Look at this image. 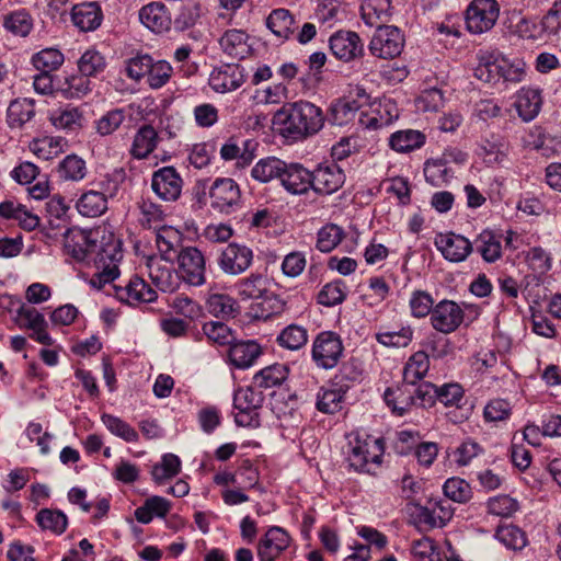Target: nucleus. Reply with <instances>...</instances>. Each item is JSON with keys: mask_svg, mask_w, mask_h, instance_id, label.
Listing matches in <instances>:
<instances>
[{"mask_svg": "<svg viewBox=\"0 0 561 561\" xmlns=\"http://www.w3.org/2000/svg\"><path fill=\"white\" fill-rule=\"evenodd\" d=\"M159 136L151 125H142L135 134L129 153L137 160L148 158L157 148Z\"/></svg>", "mask_w": 561, "mask_h": 561, "instance_id": "obj_26", "label": "nucleus"}, {"mask_svg": "<svg viewBox=\"0 0 561 561\" xmlns=\"http://www.w3.org/2000/svg\"><path fill=\"white\" fill-rule=\"evenodd\" d=\"M425 144V135L419 130L405 129L393 133L389 138L390 147L398 152H410Z\"/></svg>", "mask_w": 561, "mask_h": 561, "instance_id": "obj_40", "label": "nucleus"}, {"mask_svg": "<svg viewBox=\"0 0 561 561\" xmlns=\"http://www.w3.org/2000/svg\"><path fill=\"white\" fill-rule=\"evenodd\" d=\"M181 471V460L174 454H164L161 461L153 465L151 476L156 483L162 484L178 476Z\"/></svg>", "mask_w": 561, "mask_h": 561, "instance_id": "obj_43", "label": "nucleus"}, {"mask_svg": "<svg viewBox=\"0 0 561 561\" xmlns=\"http://www.w3.org/2000/svg\"><path fill=\"white\" fill-rule=\"evenodd\" d=\"M358 110L356 101L336 100L329 108L330 121L340 126L347 124L355 117Z\"/></svg>", "mask_w": 561, "mask_h": 561, "instance_id": "obj_53", "label": "nucleus"}, {"mask_svg": "<svg viewBox=\"0 0 561 561\" xmlns=\"http://www.w3.org/2000/svg\"><path fill=\"white\" fill-rule=\"evenodd\" d=\"M237 291L243 300L264 298L263 304H268L272 300L277 301L275 296H266V282L261 274H251L239 280Z\"/></svg>", "mask_w": 561, "mask_h": 561, "instance_id": "obj_28", "label": "nucleus"}, {"mask_svg": "<svg viewBox=\"0 0 561 561\" xmlns=\"http://www.w3.org/2000/svg\"><path fill=\"white\" fill-rule=\"evenodd\" d=\"M105 67V58L94 49L84 51L78 60V69L83 76L95 77L103 72Z\"/></svg>", "mask_w": 561, "mask_h": 561, "instance_id": "obj_52", "label": "nucleus"}, {"mask_svg": "<svg viewBox=\"0 0 561 561\" xmlns=\"http://www.w3.org/2000/svg\"><path fill=\"white\" fill-rule=\"evenodd\" d=\"M243 82V68L237 64H226L215 68L209 76V85L218 93L233 91Z\"/></svg>", "mask_w": 561, "mask_h": 561, "instance_id": "obj_18", "label": "nucleus"}, {"mask_svg": "<svg viewBox=\"0 0 561 561\" xmlns=\"http://www.w3.org/2000/svg\"><path fill=\"white\" fill-rule=\"evenodd\" d=\"M65 250L78 262H90L98 248V241L92 232L81 229H67L65 233Z\"/></svg>", "mask_w": 561, "mask_h": 561, "instance_id": "obj_14", "label": "nucleus"}, {"mask_svg": "<svg viewBox=\"0 0 561 561\" xmlns=\"http://www.w3.org/2000/svg\"><path fill=\"white\" fill-rule=\"evenodd\" d=\"M261 354L262 348L260 344L253 340H232L229 344V360L239 369H247L251 367Z\"/></svg>", "mask_w": 561, "mask_h": 561, "instance_id": "obj_22", "label": "nucleus"}, {"mask_svg": "<svg viewBox=\"0 0 561 561\" xmlns=\"http://www.w3.org/2000/svg\"><path fill=\"white\" fill-rule=\"evenodd\" d=\"M103 15L96 2H82L71 9V21L82 32L94 31L101 25Z\"/></svg>", "mask_w": 561, "mask_h": 561, "instance_id": "obj_24", "label": "nucleus"}, {"mask_svg": "<svg viewBox=\"0 0 561 561\" xmlns=\"http://www.w3.org/2000/svg\"><path fill=\"white\" fill-rule=\"evenodd\" d=\"M104 426L115 436L127 443H136L139 439L137 431L118 416L104 413L101 416Z\"/></svg>", "mask_w": 561, "mask_h": 561, "instance_id": "obj_46", "label": "nucleus"}, {"mask_svg": "<svg viewBox=\"0 0 561 561\" xmlns=\"http://www.w3.org/2000/svg\"><path fill=\"white\" fill-rule=\"evenodd\" d=\"M32 64L39 71L53 72L64 64V55L56 48H45L33 55Z\"/></svg>", "mask_w": 561, "mask_h": 561, "instance_id": "obj_51", "label": "nucleus"}, {"mask_svg": "<svg viewBox=\"0 0 561 561\" xmlns=\"http://www.w3.org/2000/svg\"><path fill=\"white\" fill-rule=\"evenodd\" d=\"M248 42L249 35L244 31L231 28L220 37L219 45L228 56L243 59L251 49Z\"/></svg>", "mask_w": 561, "mask_h": 561, "instance_id": "obj_27", "label": "nucleus"}, {"mask_svg": "<svg viewBox=\"0 0 561 561\" xmlns=\"http://www.w3.org/2000/svg\"><path fill=\"white\" fill-rule=\"evenodd\" d=\"M139 222L145 228H152L164 218V213L161 207L151 201L142 199L139 203Z\"/></svg>", "mask_w": 561, "mask_h": 561, "instance_id": "obj_63", "label": "nucleus"}, {"mask_svg": "<svg viewBox=\"0 0 561 561\" xmlns=\"http://www.w3.org/2000/svg\"><path fill=\"white\" fill-rule=\"evenodd\" d=\"M266 26L279 38L288 39L295 34L296 23L287 9H275L266 19Z\"/></svg>", "mask_w": 561, "mask_h": 561, "instance_id": "obj_32", "label": "nucleus"}, {"mask_svg": "<svg viewBox=\"0 0 561 561\" xmlns=\"http://www.w3.org/2000/svg\"><path fill=\"white\" fill-rule=\"evenodd\" d=\"M323 111L309 101L287 102L273 116V125L286 139L299 141L317 135L324 126Z\"/></svg>", "mask_w": 561, "mask_h": 561, "instance_id": "obj_1", "label": "nucleus"}, {"mask_svg": "<svg viewBox=\"0 0 561 561\" xmlns=\"http://www.w3.org/2000/svg\"><path fill=\"white\" fill-rule=\"evenodd\" d=\"M390 7V0H364L360 5L362 19L366 25L377 26L387 21Z\"/></svg>", "mask_w": 561, "mask_h": 561, "instance_id": "obj_41", "label": "nucleus"}, {"mask_svg": "<svg viewBox=\"0 0 561 561\" xmlns=\"http://www.w3.org/2000/svg\"><path fill=\"white\" fill-rule=\"evenodd\" d=\"M463 317L465 312L457 302L444 299L432 310L431 324L436 331L449 334L460 327Z\"/></svg>", "mask_w": 561, "mask_h": 561, "instance_id": "obj_13", "label": "nucleus"}, {"mask_svg": "<svg viewBox=\"0 0 561 561\" xmlns=\"http://www.w3.org/2000/svg\"><path fill=\"white\" fill-rule=\"evenodd\" d=\"M182 187L183 180L173 167L160 168L152 174L151 188L162 201H178L181 196Z\"/></svg>", "mask_w": 561, "mask_h": 561, "instance_id": "obj_12", "label": "nucleus"}, {"mask_svg": "<svg viewBox=\"0 0 561 561\" xmlns=\"http://www.w3.org/2000/svg\"><path fill=\"white\" fill-rule=\"evenodd\" d=\"M382 454L383 447L379 439H356L355 444L351 446L347 461L355 471L374 473L373 467H378L381 463Z\"/></svg>", "mask_w": 561, "mask_h": 561, "instance_id": "obj_6", "label": "nucleus"}, {"mask_svg": "<svg viewBox=\"0 0 561 561\" xmlns=\"http://www.w3.org/2000/svg\"><path fill=\"white\" fill-rule=\"evenodd\" d=\"M122 257L123 254L117 240L98 242L96 251L91 257L98 272L91 277L90 285L96 289H102L106 284L117 278L119 275L118 263Z\"/></svg>", "mask_w": 561, "mask_h": 561, "instance_id": "obj_2", "label": "nucleus"}, {"mask_svg": "<svg viewBox=\"0 0 561 561\" xmlns=\"http://www.w3.org/2000/svg\"><path fill=\"white\" fill-rule=\"evenodd\" d=\"M413 331L410 327L399 331L380 332L376 334V340L388 347H405L412 341Z\"/></svg>", "mask_w": 561, "mask_h": 561, "instance_id": "obj_60", "label": "nucleus"}, {"mask_svg": "<svg viewBox=\"0 0 561 561\" xmlns=\"http://www.w3.org/2000/svg\"><path fill=\"white\" fill-rule=\"evenodd\" d=\"M287 377L284 365L276 364L261 369L254 375L253 382L259 388H273L279 386Z\"/></svg>", "mask_w": 561, "mask_h": 561, "instance_id": "obj_48", "label": "nucleus"}, {"mask_svg": "<svg viewBox=\"0 0 561 561\" xmlns=\"http://www.w3.org/2000/svg\"><path fill=\"white\" fill-rule=\"evenodd\" d=\"M541 95L538 89L523 88L515 102L519 117L524 122L533 121L541 108Z\"/></svg>", "mask_w": 561, "mask_h": 561, "instance_id": "obj_29", "label": "nucleus"}, {"mask_svg": "<svg viewBox=\"0 0 561 561\" xmlns=\"http://www.w3.org/2000/svg\"><path fill=\"white\" fill-rule=\"evenodd\" d=\"M419 522L428 528H442L453 517V508L442 501L434 503L433 507H421Z\"/></svg>", "mask_w": 561, "mask_h": 561, "instance_id": "obj_33", "label": "nucleus"}, {"mask_svg": "<svg viewBox=\"0 0 561 561\" xmlns=\"http://www.w3.org/2000/svg\"><path fill=\"white\" fill-rule=\"evenodd\" d=\"M343 353V344L340 336L327 331L318 334L312 345V359L318 367L331 369L335 367Z\"/></svg>", "mask_w": 561, "mask_h": 561, "instance_id": "obj_8", "label": "nucleus"}, {"mask_svg": "<svg viewBox=\"0 0 561 561\" xmlns=\"http://www.w3.org/2000/svg\"><path fill=\"white\" fill-rule=\"evenodd\" d=\"M404 46L401 31L392 25L378 26L369 43L371 55L382 59H392L399 56Z\"/></svg>", "mask_w": 561, "mask_h": 561, "instance_id": "obj_7", "label": "nucleus"}, {"mask_svg": "<svg viewBox=\"0 0 561 561\" xmlns=\"http://www.w3.org/2000/svg\"><path fill=\"white\" fill-rule=\"evenodd\" d=\"M117 191V184L102 191H88L77 201L78 211L85 217H99L107 209V198L113 197Z\"/></svg>", "mask_w": 561, "mask_h": 561, "instance_id": "obj_19", "label": "nucleus"}, {"mask_svg": "<svg viewBox=\"0 0 561 561\" xmlns=\"http://www.w3.org/2000/svg\"><path fill=\"white\" fill-rule=\"evenodd\" d=\"M412 553L415 561H440L435 542L428 537L414 541Z\"/></svg>", "mask_w": 561, "mask_h": 561, "instance_id": "obj_64", "label": "nucleus"}, {"mask_svg": "<svg viewBox=\"0 0 561 561\" xmlns=\"http://www.w3.org/2000/svg\"><path fill=\"white\" fill-rule=\"evenodd\" d=\"M415 385H402L396 388H387L383 393L386 404L391 409L392 413L398 416L407 414L412 407L415 405L412 387Z\"/></svg>", "mask_w": 561, "mask_h": 561, "instance_id": "obj_25", "label": "nucleus"}, {"mask_svg": "<svg viewBox=\"0 0 561 561\" xmlns=\"http://www.w3.org/2000/svg\"><path fill=\"white\" fill-rule=\"evenodd\" d=\"M290 537L283 528L273 526L267 529L257 543L260 561H274L289 546Z\"/></svg>", "mask_w": 561, "mask_h": 561, "instance_id": "obj_17", "label": "nucleus"}, {"mask_svg": "<svg viewBox=\"0 0 561 561\" xmlns=\"http://www.w3.org/2000/svg\"><path fill=\"white\" fill-rule=\"evenodd\" d=\"M343 393L341 389L321 388L317 394V409L323 413L333 414L341 409Z\"/></svg>", "mask_w": 561, "mask_h": 561, "instance_id": "obj_58", "label": "nucleus"}, {"mask_svg": "<svg viewBox=\"0 0 561 561\" xmlns=\"http://www.w3.org/2000/svg\"><path fill=\"white\" fill-rule=\"evenodd\" d=\"M449 154L443 153L440 158L425 162L424 176L431 185L439 187L447 184L451 179L453 171L447 167Z\"/></svg>", "mask_w": 561, "mask_h": 561, "instance_id": "obj_36", "label": "nucleus"}, {"mask_svg": "<svg viewBox=\"0 0 561 561\" xmlns=\"http://www.w3.org/2000/svg\"><path fill=\"white\" fill-rule=\"evenodd\" d=\"M148 274L154 286L167 293L175 289V275L170 266L162 264L156 257H149L147 260Z\"/></svg>", "mask_w": 561, "mask_h": 561, "instance_id": "obj_31", "label": "nucleus"}, {"mask_svg": "<svg viewBox=\"0 0 561 561\" xmlns=\"http://www.w3.org/2000/svg\"><path fill=\"white\" fill-rule=\"evenodd\" d=\"M183 280L192 286H201L206 282L205 257L195 247L182 248L175 256Z\"/></svg>", "mask_w": 561, "mask_h": 561, "instance_id": "obj_9", "label": "nucleus"}, {"mask_svg": "<svg viewBox=\"0 0 561 561\" xmlns=\"http://www.w3.org/2000/svg\"><path fill=\"white\" fill-rule=\"evenodd\" d=\"M59 178L66 181H80L85 176L87 167L83 159L76 154L67 156L58 164Z\"/></svg>", "mask_w": 561, "mask_h": 561, "instance_id": "obj_49", "label": "nucleus"}, {"mask_svg": "<svg viewBox=\"0 0 561 561\" xmlns=\"http://www.w3.org/2000/svg\"><path fill=\"white\" fill-rule=\"evenodd\" d=\"M172 75V67L165 60L151 61L147 82L152 89H160L168 83Z\"/></svg>", "mask_w": 561, "mask_h": 561, "instance_id": "obj_62", "label": "nucleus"}, {"mask_svg": "<svg viewBox=\"0 0 561 561\" xmlns=\"http://www.w3.org/2000/svg\"><path fill=\"white\" fill-rule=\"evenodd\" d=\"M345 233L342 227L327 224L317 233L316 248L323 253L333 251L343 240Z\"/></svg>", "mask_w": 561, "mask_h": 561, "instance_id": "obj_44", "label": "nucleus"}, {"mask_svg": "<svg viewBox=\"0 0 561 561\" xmlns=\"http://www.w3.org/2000/svg\"><path fill=\"white\" fill-rule=\"evenodd\" d=\"M115 297L127 305L135 306L144 302H152L157 299V291L141 277L133 276L124 286H113Z\"/></svg>", "mask_w": 561, "mask_h": 561, "instance_id": "obj_15", "label": "nucleus"}, {"mask_svg": "<svg viewBox=\"0 0 561 561\" xmlns=\"http://www.w3.org/2000/svg\"><path fill=\"white\" fill-rule=\"evenodd\" d=\"M444 494L454 502L466 503L471 497V488L460 478H449L443 485Z\"/></svg>", "mask_w": 561, "mask_h": 561, "instance_id": "obj_59", "label": "nucleus"}, {"mask_svg": "<svg viewBox=\"0 0 561 561\" xmlns=\"http://www.w3.org/2000/svg\"><path fill=\"white\" fill-rule=\"evenodd\" d=\"M409 304L411 313L415 318H424L428 314L431 316L432 310L435 307L433 297L425 290L413 291Z\"/></svg>", "mask_w": 561, "mask_h": 561, "instance_id": "obj_61", "label": "nucleus"}, {"mask_svg": "<svg viewBox=\"0 0 561 561\" xmlns=\"http://www.w3.org/2000/svg\"><path fill=\"white\" fill-rule=\"evenodd\" d=\"M499 77L508 82H520L525 75V62L520 59L510 60L505 57H497Z\"/></svg>", "mask_w": 561, "mask_h": 561, "instance_id": "obj_55", "label": "nucleus"}, {"mask_svg": "<svg viewBox=\"0 0 561 561\" xmlns=\"http://www.w3.org/2000/svg\"><path fill=\"white\" fill-rule=\"evenodd\" d=\"M476 249L485 262L497 261L502 255L501 238L490 230H483L476 239Z\"/></svg>", "mask_w": 561, "mask_h": 561, "instance_id": "obj_42", "label": "nucleus"}, {"mask_svg": "<svg viewBox=\"0 0 561 561\" xmlns=\"http://www.w3.org/2000/svg\"><path fill=\"white\" fill-rule=\"evenodd\" d=\"M280 183L290 194H305L312 188V172L300 163H287L282 171Z\"/></svg>", "mask_w": 561, "mask_h": 561, "instance_id": "obj_20", "label": "nucleus"}, {"mask_svg": "<svg viewBox=\"0 0 561 561\" xmlns=\"http://www.w3.org/2000/svg\"><path fill=\"white\" fill-rule=\"evenodd\" d=\"M209 198L213 209L229 214L239 204L241 192L233 179L218 178L209 188Z\"/></svg>", "mask_w": 561, "mask_h": 561, "instance_id": "obj_10", "label": "nucleus"}, {"mask_svg": "<svg viewBox=\"0 0 561 561\" xmlns=\"http://www.w3.org/2000/svg\"><path fill=\"white\" fill-rule=\"evenodd\" d=\"M35 116V101L32 99H15L7 111V121L11 128H21Z\"/></svg>", "mask_w": 561, "mask_h": 561, "instance_id": "obj_30", "label": "nucleus"}, {"mask_svg": "<svg viewBox=\"0 0 561 561\" xmlns=\"http://www.w3.org/2000/svg\"><path fill=\"white\" fill-rule=\"evenodd\" d=\"M510 152L508 141L501 136H492L485 139L481 146V157L489 165L503 164Z\"/></svg>", "mask_w": 561, "mask_h": 561, "instance_id": "obj_34", "label": "nucleus"}, {"mask_svg": "<svg viewBox=\"0 0 561 561\" xmlns=\"http://www.w3.org/2000/svg\"><path fill=\"white\" fill-rule=\"evenodd\" d=\"M140 22L153 33H163L171 26L172 20L165 5L161 2H151L139 11Z\"/></svg>", "mask_w": 561, "mask_h": 561, "instance_id": "obj_23", "label": "nucleus"}, {"mask_svg": "<svg viewBox=\"0 0 561 561\" xmlns=\"http://www.w3.org/2000/svg\"><path fill=\"white\" fill-rule=\"evenodd\" d=\"M495 536L500 542L512 550H522L527 545L526 534L514 525L499 527Z\"/></svg>", "mask_w": 561, "mask_h": 561, "instance_id": "obj_54", "label": "nucleus"}, {"mask_svg": "<svg viewBox=\"0 0 561 561\" xmlns=\"http://www.w3.org/2000/svg\"><path fill=\"white\" fill-rule=\"evenodd\" d=\"M126 118L123 108H114L106 112L95 121V129L100 136H108L116 131Z\"/></svg>", "mask_w": 561, "mask_h": 561, "instance_id": "obj_56", "label": "nucleus"}, {"mask_svg": "<svg viewBox=\"0 0 561 561\" xmlns=\"http://www.w3.org/2000/svg\"><path fill=\"white\" fill-rule=\"evenodd\" d=\"M285 167V161L276 157H267L255 163L251 170V176L261 183H267L274 179H280Z\"/></svg>", "mask_w": 561, "mask_h": 561, "instance_id": "obj_39", "label": "nucleus"}, {"mask_svg": "<svg viewBox=\"0 0 561 561\" xmlns=\"http://www.w3.org/2000/svg\"><path fill=\"white\" fill-rule=\"evenodd\" d=\"M347 295V286L342 279L328 283L318 294V302L327 307L342 304Z\"/></svg>", "mask_w": 561, "mask_h": 561, "instance_id": "obj_50", "label": "nucleus"}, {"mask_svg": "<svg viewBox=\"0 0 561 561\" xmlns=\"http://www.w3.org/2000/svg\"><path fill=\"white\" fill-rule=\"evenodd\" d=\"M332 55L344 62L353 61L364 55V43L359 35L353 31L341 30L329 38Z\"/></svg>", "mask_w": 561, "mask_h": 561, "instance_id": "obj_11", "label": "nucleus"}, {"mask_svg": "<svg viewBox=\"0 0 561 561\" xmlns=\"http://www.w3.org/2000/svg\"><path fill=\"white\" fill-rule=\"evenodd\" d=\"M430 369V355L424 351L414 353L403 368V381L407 385H416Z\"/></svg>", "mask_w": 561, "mask_h": 561, "instance_id": "obj_37", "label": "nucleus"}, {"mask_svg": "<svg viewBox=\"0 0 561 561\" xmlns=\"http://www.w3.org/2000/svg\"><path fill=\"white\" fill-rule=\"evenodd\" d=\"M181 237L178 230L171 227H162L156 233V245L161 257L167 262H172L178 253Z\"/></svg>", "mask_w": 561, "mask_h": 561, "instance_id": "obj_35", "label": "nucleus"}, {"mask_svg": "<svg viewBox=\"0 0 561 561\" xmlns=\"http://www.w3.org/2000/svg\"><path fill=\"white\" fill-rule=\"evenodd\" d=\"M345 182V174L335 162L319 164L312 171V190L318 194L330 195Z\"/></svg>", "mask_w": 561, "mask_h": 561, "instance_id": "obj_16", "label": "nucleus"}, {"mask_svg": "<svg viewBox=\"0 0 561 561\" xmlns=\"http://www.w3.org/2000/svg\"><path fill=\"white\" fill-rule=\"evenodd\" d=\"M253 257L251 248L238 242H230L219 250L217 265L225 275L238 276L252 265Z\"/></svg>", "mask_w": 561, "mask_h": 561, "instance_id": "obj_4", "label": "nucleus"}, {"mask_svg": "<svg viewBox=\"0 0 561 561\" xmlns=\"http://www.w3.org/2000/svg\"><path fill=\"white\" fill-rule=\"evenodd\" d=\"M500 5L496 0H472L466 10V25L471 34L490 31L496 23Z\"/></svg>", "mask_w": 561, "mask_h": 561, "instance_id": "obj_5", "label": "nucleus"}, {"mask_svg": "<svg viewBox=\"0 0 561 561\" xmlns=\"http://www.w3.org/2000/svg\"><path fill=\"white\" fill-rule=\"evenodd\" d=\"M2 25L14 36L26 37L33 30L34 21L27 10L19 9L5 14Z\"/></svg>", "mask_w": 561, "mask_h": 561, "instance_id": "obj_38", "label": "nucleus"}, {"mask_svg": "<svg viewBox=\"0 0 561 561\" xmlns=\"http://www.w3.org/2000/svg\"><path fill=\"white\" fill-rule=\"evenodd\" d=\"M263 402V392L255 390L254 387L238 389L233 396V407L238 410L234 415L236 424L243 427H259L260 416L257 411L262 408Z\"/></svg>", "mask_w": 561, "mask_h": 561, "instance_id": "obj_3", "label": "nucleus"}, {"mask_svg": "<svg viewBox=\"0 0 561 561\" xmlns=\"http://www.w3.org/2000/svg\"><path fill=\"white\" fill-rule=\"evenodd\" d=\"M62 139L44 137L42 139H35L31 142L30 148L34 154L39 159L49 160L57 157L62 150Z\"/></svg>", "mask_w": 561, "mask_h": 561, "instance_id": "obj_57", "label": "nucleus"}, {"mask_svg": "<svg viewBox=\"0 0 561 561\" xmlns=\"http://www.w3.org/2000/svg\"><path fill=\"white\" fill-rule=\"evenodd\" d=\"M36 522L42 529L50 530L56 535H61L68 525V518L59 510L43 508L36 515Z\"/></svg>", "mask_w": 561, "mask_h": 561, "instance_id": "obj_45", "label": "nucleus"}, {"mask_svg": "<svg viewBox=\"0 0 561 561\" xmlns=\"http://www.w3.org/2000/svg\"><path fill=\"white\" fill-rule=\"evenodd\" d=\"M435 244L446 260L455 263L465 261L472 252L471 242L460 234H440Z\"/></svg>", "mask_w": 561, "mask_h": 561, "instance_id": "obj_21", "label": "nucleus"}, {"mask_svg": "<svg viewBox=\"0 0 561 561\" xmlns=\"http://www.w3.org/2000/svg\"><path fill=\"white\" fill-rule=\"evenodd\" d=\"M307 330L297 324L287 325L277 336L278 344L290 351L300 350L307 344Z\"/></svg>", "mask_w": 561, "mask_h": 561, "instance_id": "obj_47", "label": "nucleus"}]
</instances>
